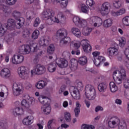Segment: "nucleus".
I'll return each instance as SVG.
<instances>
[{
	"label": "nucleus",
	"mask_w": 129,
	"mask_h": 129,
	"mask_svg": "<svg viewBox=\"0 0 129 129\" xmlns=\"http://www.w3.org/2000/svg\"><path fill=\"white\" fill-rule=\"evenodd\" d=\"M55 16V12L52 10H46L43 11L41 13V17L47 20V23L48 25H52L54 23H59L60 22H65L66 17L64 14L61 12H58Z\"/></svg>",
	"instance_id": "1"
},
{
	"label": "nucleus",
	"mask_w": 129,
	"mask_h": 129,
	"mask_svg": "<svg viewBox=\"0 0 129 129\" xmlns=\"http://www.w3.org/2000/svg\"><path fill=\"white\" fill-rule=\"evenodd\" d=\"M25 24V18L20 17L16 19V21L13 19L8 20L7 24L2 25L0 23V36H3L5 33V28L8 30H15V29H21Z\"/></svg>",
	"instance_id": "2"
},
{
	"label": "nucleus",
	"mask_w": 129,
	"mask_h": 129,
	"mask_svg": "<svg viewBox=\"0 0 129 129\" xmlns=\"http://www.w3.org/2000/svg\"><path fill=\"white\" fill-rule=\"evenodd\" d=\"M68 35V32L67 30L64 28H60L56 31L55 35L53 37V39L60 38L59 41L60 46L68 45V44L71 43V38L70 37L67 36Z\"/></svg>",
	"instance_id": "3"
},
{
	"label": "nucleus",
	"mask_w": 129,
	"mask_h": 129,
	"mask_svg": "<svg viewBox=\"0 0 129 129\" xmlns=\"http://www.w3.org/2000/svg\"><path fill=\"white\" fill-rule=\"evenodd\" d=\"M108 125L111 128H115L118 126V129H126V123L124 120H120L116 116L111 117L109 118Z\"/></svg>",
	"instance_id": "4"
},
{
	"label": "nucleus",
	"mask_w": 129,
	"mask_h": 129,
	"mask_svg": "<svg viewBox=\"0 0 129 129\" xmlns=\"http://www.w3.org/2000/svg\"><path fill=\"white\" fill-rule=\"evenodd\" d=\"M38 100L41 104H44L41 106V111L44 112L45 114H50L51 112V105L50 102L51 100L46 96L40 95L38 98Z\"/></svg>",
	"instance_id": "5"
},
{
	"label": "nucleus",
	"mask_w": 129,
	"mask_h": 129,
	"mask_svg": "<svg viewBox=\"0 0 129 129\" xmlns=\"http://www.w3.org/2000/svg\"><path fill=\"white\" fill-rule=\"evenodd\" d=\"M51 39L49 36H43L40 37L38 41V44L34 43L32 44V47L33 48L34 52H38L41 50L42 47H46L49 45Z\"/></svg>",
	"instance_id": "6"
},
{
	"label": "nucleus",
	"mask_w": 129,
	"mask_h": 129,
	"mask_svg": "<svg viewBox=\"0 0 129 129\" xmlns=\"http://www.w3.org/2000/svg\"><path fill=\"white\" fill-rule=\"evenodd\" d=\"M83 88V85L82 82L77 81L75 87H71L70 88V92L73 98L76 100L80 99V93L79 90H81Z\"/></svg>",
	"instance_id": "7"
},
{
	"label": "nucleus",
	"mask_w": 129,
	"mask_h": 129,
	"mask_svg": "<svg viewBox=\"0 0 129 129\" xmlns=\"http://www.w3.org/2000/svg\"><path fill=\"white\" fill-rule=\"evenodd\" d=\"M126 77V72L124 69L115 71L113 73V78L116 84H121L122 80Z\"/></svg>",
	"instance_id": "8"
},
{
	"label": "nucleus",
	"mask_w": 129,
	"mask_h": 129,
	"mask_svg": "<svg viewBox=\"0 0 129 129\" xmlns=\"http://www.w3.org/2000/svg\"><path fill=\"white\" fill-rule=\"evenodd\" d=\"M96 91L95 88L92 85H87L85 89V96L89 99V100H93L95 99V94Z\"/></svg>",
	"instance_id": "9"
},
{
	"label": "nucleus",
	"mask_w": 129,
	"mask_h": 129,
	"mask_svg": "<svg viewBox=\"0 0 129 129\" xmlns=\"http://www.w3.org/2000/svg\"><path fill=\"white\" fill-rule=\"evenodd\" d=\"M18 74L19 77L23 80H28L30 79V72L27 67L21 66L18 68Z\"/></svg>",
	"instance_id": "10"
},
{
	"label": "nucleus",
	"mask_w": 129,
	"mask_h": 129,
	"mask_svg": "<svg viewBox=\"0 0 129 129\" xmlns=\"http://www.w3.org/2000/svg\"><path fill=\"white\" fill-rule=\"evenodd\" d=\"M24 98L21 101V105L24 107V109L30 107L33 102H35V98L33 97H30L29 95H26L24 96Z\"/></svg>",
	"instance_id": "11"
},
{
	"label": "nucleus",
	"mask_w": 129,
	"mask_h": 129,
	"mask_svg": "<svg viewBox=\"0 0 129 129\" xmlns=\"http://www.w3.org/2000/svg\"><path fill=\"white\" fill-rule=\"evenodd\" d=\"M5 3L6 5L9 6H14L16 3H17V0H0V10L4 12V13H8V10L9 7L6 6H4V4Z\"/></svg>",
	"instance_id": "12"
},
{
	"label": "nucleus",
	"mask_w": 129,
	"mask_h": 129,
	"mask_svg": "<svg viewBox=\"0 0 129 129\" xmlns=\"http://www.w3.org/2000/svg\"><path fill=\"white\" fill-rule=\"evenodd\" d=\"M24 60H25L24 55L19 53L14 54L10 59V61H11L12 64L14 65L22 64V63L24 62Z\"/></svg>",
	"instance_id": "13"
},
{
	"label": "nucleus",
	"mask_w": 129,
	"mask_h": 129,
	"mask_svg": "<svg viewBox=\"0 0 129 129\" xmlns=\"http://www.w3.org/2000/svg\"><path fill=\"white\" fill-rule=\"evenodd\" d=\"M111 8V5L108 2H105L103 3L99 9L100 13L102 16H107L108 14L110 12V8Z\"/></svg>",
	"instance_id": "14"
},
{
	"label": "nucleus",
	"mask_w": 129,
	"mask_h": 129,
	"mask_svg": "<svg viewBox=\"0 0 129 129\" xmlns=\"http://www.w3.org/2000/svg\"><path fill=\"white\" fill-rule=\"evenodd\" d=\"M103 23L102 19L98 17L93 16L90 19V24L95 28H99Z\"/></svg>",
	"instance_id": "15"
},
{
	"label": "nucleus",
	"mask_w": 129,
	"mask_h": 129,
	"mask_svg": "<svg viewBox=\"0 0 129 129\" xmlns=\"http://www.w3.org/2000/svg\"><path fill=\"white\" fill-rule=\"evenodd\" d=\"M23 91H24V87H23V85L16 83L13 84V93L15 96H19V95H21V94Z\"/></svg>",
	"instance_id": "16"
},
{
	"label": "nucleus",
	"mask_w": 129,
	"mask_h": 129,
	"mask_svg": "<svg viewBox=\"0 0 129 129\" xmlns=\"http://www.w3.org/2000/svg\"><path fill=\"white\" fill-rule=\"evenodd\" d=\"M73 22L76 26H86L87 25V21L81 18L79 16H75L73 18Z\"/></svg>",
	"instance_id": "17"
},
{
	"label": "nucleus",
	"mask_w": 129,
	"mask_h": 129,
	"mask_svg": "<svg viewBox=\"0 0 129 129\" xmlns=\"http://www.w3.org/2000/svg\"><path fill=\"white\" fill-rule=\"evenodd\" d=\"M18 52L23 55L30 54L31 52V46L28 45H22L18 48Z\"/></svg>",
	"instance_id": "18"
},
{
	"label": "nucleus",
	"mask_w": 129,
	"mask_h": 129,
	"mask_svg": "<svg viewBox=\"0 0 129 129\" xmlns=\"http://www.w3.org/2000/svg\"><path fill=\"white\" fill-rule=\"evenodd\" d=\"M55 62L60 68H64L68 66V61L64 58H58L56 59Z\"/></svg>",
	"instance_id": "19"
},
{
	"label": "nucleus",
	"mask_w": 129,
	"mask_h": 129,
	"mask_svg": "<svg viewBox=\"0 0 129 129\" xmlns=\"http://www.w3.org/2000/svg\"><path fill=\"white\" fill-rule=\"evenodd\" d=\"M109 57H115L118 55V47L116 46L111 47L108 49Z\"/></svg>",
	"instance_id": "20"
},
{
	"label": "nucleus",
	"mask_w": 129,
	"mask_h": 129,
	"mask_svg": "<svg viewBox=\"0 0 129 129\" xmlns=\"http://www.w3.org/2000/svg\"><path fill=\"white\" fill-rule=\"evenodd\" d=\"M24 125H30L34 122V117L32 115H29L25 117L22 121Z\"/></svg>",
	"instance_id": "21"
},
{
	"label": "nucleus",
	"mask_w": 129,
	"mask_h": 129,
	"mask_svg": "<svg viewBox=\"0 0 129 129\" xmlns=\"http://www.w3.org/2000/svg\"><path fill=\"white\" fill-rule=\"evenodd\" d=\"M82 34L84 36H88L90 35V33L92 32V29L87 27V24L86 25H82Z\"/></svg>",
	"instance_id": "22"
},
{
	"label": "nucleus",
	"mask_w": 129,
	"mask_h": 129,
	"mask_svg": "<svg viewBox=\"0 0 129 129\" xmlns=\"http://www.w3.org/2000/svg\"><path fill=\"white\" fill-rule=\"evenodd\" d=\"M37 75H41L46 72V68L41 64H37L35 67Z\"/></svg>",
	"instance_id": "23"
},
{
	"label": "nucleus",
	"mask_w": 129,
	"mask_h": 129,
	"mask_svg": "<svg viewBox=\"0 0 129 129\" xmlns=\"http://www.w3.org/2000/svg\"><path fill=\"white\" fill-rule=\"evenodd\" d=\"M1 76L3 78H9L11 76V71L8 68H4L1 72Z\"/></svg>",
	"instance_id": "24"
},
{
	"label": "nucleus",
	"mask_w": 129,
	"mask_h": 129,
	"mask_svg": "<svg viewBox=\"0 0 129 129\" xmlns=\"http://www.w3.org/2000/svg\"><path fill=\"white\" fill-rule=\"evenodd\" d=\"M124 54L126 57L124 59V64L127 69L129 70V47L125 49Z\"/></svg>",
	"instance_id": "25"
},
{
	"label": "nucleus",
	"mask_w": 129,
	"mask_h": 129,
	"mask_svg": "<svg viewBox=\"0 0 129 129\" xmlns=\"http://www.w3.org/2000/svg\"><path fill=\"white\" fill-rule=\"evenodd\" d=\"M126 12L125 9L121 8L117 11H112L111 14L113 17H119V16H122Z\"/></svg>",
	"instance_id": "26"
},
{
	"label": "nucleus",
	"mask_w": 129,
	"mask_h": 129,
	"mask_svg": "<svg viewBox=\"0 0 129 129\" xmlns=\"http://www.w3.org/2000/svg\"><path fill=\"white\" fill-rule=\"evenodd\" d=\"M77 60L75 58H72L70 61V67L72 71H75L77 70L78 64H77Z\"/></svg>",
	"instance_id": "27"
},
{
	"label": "nucleus",
	"mask_w": 129,
	"mask_h": 129,
	"mask_svg": "<svg viewBox=\"0 0 129 129\" xmlns=\"http://www.w3.org/2000/svg\"><path fill=\"white\" fill-rule=\"evenodd\" d=\"M93 61L94 62V64H95L97 67H99L101 63H102V62H104V61H105V58H104L103 56L98 57L96 58H93Z\"/></svg>",
	"instance_id": "28"
},
{
	"label": "nucleus",
	"mask_w": 129,
	"mask_h": 129,
	"mask_svg": "<svg viewBox=\"0 0 129 129\" xmlns=\"http://www.w3.org/2000/svg\"><path fill=\"white\" fill-rule=\"evenodd\" d=\"M71 32L77 38H80L81 37V31H80V29L78 28L73 27L71 29Z\"/></svg>",
	"instance_id": "29"
},
{
	"label": "nucleus",
	"mask_w": 129,
	"mask_h": 129,
	"mask_svg": "<svg viewBox=\"0 0 129 129\" xmlns=\"http://www.w3.org/2000/svg\"><path fill=\"white\" fill-rule=\"evenodd\" d=\"M98 89L100 92H104L107 89V84L104 82L100 83L98 85Z\"/></svg>",
	"instance_id": "30"
},
{
	"label": "nucleus",
	"mask_w": 129,
	"mask_h": 129,
	"mask_svg": "<svg viewBox=\"0 0 129 129\" xmlns=\"http://www.w3.org/2000/svg\"><path fill=\"white\" fill-rule=\"evenodd\" d=\"M113 22L112 19L111 18H108L105 20L103 22V26L104 28H109L112 26Z\"/></svg>",
	"instance_id": "31"
},
{
	"label": "nucleus",
	"mask_w": 129,
	"mask_h": 129,
	"mask_svg": "<svg viewBox=\"0 0 129 129\" xmlns=\"http://www.w3.org/2000/svg\"><path fill=\"white\" fill-rule=\"evenodd\" d=\"M78 8L81 9V11L84 14H88L89 12V9L88 7L84 4H80L78 5Z\"/></svg>",
	"instance_id": "32"
},
{
	"label": "nucleus",
	"mask_w": 129,
	"mask_h": 129,
	"mask_svg": "<svg viewBox=\"0 0 129 129\" xmlns=\"http://www.w3.org/2000/svg\"><path fill=\"white\" fill-rule=\"evenodd\" d=\"M123 5V2H122L121 0H115L113 2V7H114L115 9H120Z\"/></svg>",
	"instance_id": "33"
},
{
	"label": "nucleus",
	"mask_w": 129,
	"mask_h": 129,
	"mask_svg": "<svg viewBox=\"0 0 129 129\" xmlns=\"http://www.w3.org/2000/svg\"><path fill=\"white\" fill-rule=\"evenodd\" d=\"M24 114V109L20 108L19 107L15 108L13 109V114L15 116H18V115H22Z\"/></svg>",
	"instance_id": "34"
},
{
	"label": "nucleus",
	"mask_w": 129,
	"mask_h": 129,
	"mask_svg": "<svg viewBox=\"0 0 129 129\" xmlns=\"http://www.w3.org/2000/svg\"><path fill=\"white\" fill-rule=\"evenodd\" d=\"M109 88L110 91L111 92H112V93H114L117 91L118 88H117V86L113 82H111L109 83Z\"/></svg>",
	"instance_id": "35"
},
{
	"label": "nucleus",
	"mask_w": 129,
	"mask_h": 129,
	"mask_svg": "<svg viewBox=\"0 0 129 129\" xmlns=\"http://www.w3.org/2000/svg\"><path fill=\"white\" fill-rule=\"evenodd\" d=\"M47 85V83L44 81H40L36 83L35 87L37 89H43Z\"/></svg>",
	"instance_id": "36"
},
{
	"label": "nucleus",
	"mask_w": 129,
	"mask_h": 129,
	"mask_svg": "<svg viewBox=\"0 0 129 129\" xmlns=\"http://www.w3.org/2000/svg\"><path fill=\"white\" fill-rule=\"evenodd\" d=\"M78 62L80 65L84 66V65H86V63H87V57L85 56L80 57L79 58Z\"/></svg>",
	"instance_id": "37"
},
{
	"label": "nucleus",
	"mask_w": 129,
	"mask_h": 129,
	"mask_svg": "<svg viewBox=\"0 0 129 129\" xmlns=\"http://www.w3.org/2000/svg\"><path fill=\"white\" fill-rule=\"evenodd\" d=\"M56 68L57 65H56V63H52L48 65L47 69L49 72H50V73H53V72H55V71H56Z\"/></svg>",
	"instance_id": "38"
},
{
	"label": "nucleus",
	"mask_w": 129,
	"mask_h": 129,
	"mask_svg": "<svg viewBox=\"0 0 129 129\" xmlns=\"http://www.w3.org/2000/svg\"><path fill=\"white\" fill-rule=\"evenodd\" d=\"M126 44V39L124 37H121L119 40V46L121 48H123Z\"/></svg>",
	"instance_id": "39"
},
{
	"label": "nucleus",
	"mask_w": 129,
	"mask_h": 129,
	"mask_svg": "<svg viewBox=\"0 0 129 129\" xmlns=\"http://www.w3.org/2000/svg\"><path fill=\"white\" fill-rule=\"evenodd\" d=\"M122 24L125 27H129V16H125L122 18Z\"/></svg>",
	"instance_id": "40"
},
{
	"label": "nucleus",
	"mask_w": 129,
	"mask_h": 129,
	"mask_svg": "<svg viewBox=\"0 0 129 129\" xmlns=\"http://www.w3.org/2000/svg\"><path fill=\"white\" fill-rule=\"evenodd\" d=\"M57 3H59L60 7L62 8H66L68 5V0H56Z\"/></svg>",
	"instance_id": "41"
},
{
	"label": "nucleus",
	"mask_w": 129,
	"mask_h": 129,
	"mask_svg": "<svg viewBox=\"0 0 129 129\" xmlns=\"http://www.w3.org/2000/svg\"><path fill=\"white\" fill-rule=\"evenodd\" d=\"M40 35V32L38 30H35L32 33L31 35V38L33 40H37L39 38V35Z\"/></svg>",
	"instance_id": "42"
},
{
	"label": "nucleus",
	"mask_w": 129,
	"mask_h": 129,
	"mask_svg": "<svg viewBox=\"0 0 129 129\" xmlns=\"http://www.w3.org/2000/svg\"><path fill=\"white\" fill-rule=\"evenodd\" d=\"M64 118L67 122L71 121V114L69 112H65L64 113Z\"/></svg>",
	"instance_id": "43"
},
{
	"label": "nucleus",
	"mask_w": 129,
	"mask_h": 129,
	"mask_svg": "<svg viewBox=\"0 0 129 129\" xmlns=\"http://www.w3.org/2000/svg\"><path fill=\"white\" fill-rule=\"evenodd\" d=\"M82 47L84 52H85V53H89L90 52H91V51H92V47H91L90 44L85 45Z\"/></svg>",
	"instance_id": "44"
},
{
	"label": "nucleus",
	"mask_w": 129,
	"mask_h": 129,
	"mask_svg": "<svg viewBox=\"0 0 129 129\" xmlns=\"http://www.w3.org/2000/svg\"><path fill=\"white\" fill-rule=\"evenodd\" d=\"M28 4H32V3H35L36 5L34 6V8L35 9H37V10L40 9V4H39V0H27Z\"/></svg>",
	"instance_id": "45"
},
{
	"label": "nucleus",
	"mask_w": 129,
	"mask_h": 129,
	"mask_svg": "<svg viewBox=\"0 0 129 129\" xmlns=\"http://www.w3.org/2000/svg\"><path fill=\"white\" fill-rule=\"evenodd\" d=\"M86 4L88 7H90L92 8V10H94V7L93 6L95 5V2L93 0H87L86 1Z\"/></svg>",
	"instance_id": "46"
},
{
	"label": "nucleus",
	"mask_w": 129,
	"mask_h": 129,
	"mask_svg": "<svg viewBox=\"0 0 129 129\" xmlns=\"http://www.w3.org/2000/svg\"><path fill=\"white\" fill-rule=\"evenodd\" d=\"M54 51H55V46L54 44H50L47 49V51L49 54H53Z\"/></svg>",
	"instance_id": "47"
},
{
	"label": "nucleus",
	"mask_w": 129,
	"mask_h": 129,
	"mask_svg": "<svg viewBox=\"0 0 129 129\" xmlns=\"http://www.w3.org/2000/svg\"><path fill=\"white\" fill-rule=\"evenodd\" d=\"M12 16L14 18V19H17L21 16V13H20V12L18 11L15 10L12 13Z\"/></svg>",
	"instance_id": "48"
},
{
	"label": "nucleus",
	"mask_w": 129,
	"mask_h": 129,
	"mask_svg": "<svg viewBox=\"0 0 129 129\" xmlns=\"http://www.w3.org/2000/svg\"><path fill=\"white\" fill-rule=\"evenodd\" d=\"M123 87L125 89H129V78L124 80L123 82Z\"/></svg>",
	"instance_id": "49"
},
{
	"label": "nucleus",
	"mask_w": 129,
	"mask_h": 129,
	"mask_svg": "<svg viewBox=\"0 0 129 129\" xmlns=\"http://www.w3.org/2000/svg\"><path fill=\"white\" fill-rule=\"evenodd\" d=\"M81 45L82 47L89 45V41L86 39H83L81 41Z\"/></svg>",
	"instance_id": "50"
},
{
	"label": "nucleus",
	"mask_w": 129,
	"mask_h": 129,
	"mask_svg": "<svg viewBox=\"0 0 129 129\" xmlns=\"http://www.w3.org/2000/svg\"><path fill=\"white\" fill-rule=\"evenodd\" d=\"M30 35H31V32L28 29H25L23 32V37L24 38H28L30 37Z\"/></svg>",
	"instance_id": "51"
},
{
	"label": "nucleus",
	"mask_w": 129,
	"mask_h": 129,
	"mask_svg": "<svg viewBox=\"0 0 129 129\" xmlns=\"http://www.w3.org/2000/svg\"><path fill=\"white\" fill-rule=\"evenodd\" d=\"M40 23H41V20H40V18H37L34 22V23H33L34 27H38V26L40 25Z\"/></svg>",
	"instance_id": "52"
},
{
	"label": "nucleus",
	"mask_w": 129,
	"mask_h": 129,
	"mask_svg": "<svg viewBox=\"0 0 129 129\" xmlns=\"http://www.w3.org/2000/svg\"><path fill=\"white\" fill-rule=\"evenodd\" d=\"M33 15V13L31 12H28L26 13V19L28 21H31L32 20L33 17L32 15Z\"/></svg>",
	"instance_id": "53"
},
{
	"label": "nucleus",
	"mask_w": 129,
	"mask_h": 129,
	"mask_svg": "<svg viewBox=\"0 0 129 129\" xmlns=\"http://www.w3.org/2000/svg\"><path fill=\"white\" fill-rule=\"evenodd\" d=\"M62 56L66 59H69L70 58V53L67 51H65L62 53Z\"/></svg>",
	"instance_id": "54"
},
{
	"label": "nucleus",
	"mask_w": 129,
	"mask_h": 129,
	"mask_svg": "<svg viewBox=\"0 0 129 129\" xmlns=\"http://www.w3.org/2000/svg\"><path fill=\"white\" fill-rule=\"evenodd\" d=\"M92 55L93 56V59H96V58H98V57H102L99 56V55H100V52L99 51L93 52Z\"/></svg>",
	"instance_id": "55"
},
{
	"label": "nucleus",
	"mask_w": 129,
	"mask_h": 129,
	"mask_svg": "<svg viewBox=\"0 0 129 129\" xmlns=\"http://www.w3.org/2000/svg\"><path fill=\"white\" fill-rule=\"evenodd\" d=\"M30 75L31 77H33V76H35V75H38V73H37V70H36V68L33 69L30 71Z\"/></svg>",
	"instance_id": "56"
},
{
	"label": "nucleus",
	"mask_w": 129,
	"mask_h": 129,
	"mask_svg": "<svg viewBox=\"0 0 129 129\" xmlns=\"http://www.w3.org/2000/svg\"><path fill=\"white\" fill-rule=\"evenodd\" d=\"M74 112L75 117H78V115H79V113H80V108H75L74 109Z\"/></svg>",
	"instance_id": "57"
},
{
	"label": "nucleus",
	"mask_w": 129,
	"mask_h": 129,
	"mask_svg": "<svg viewBox=\"0 0 129 129\" xmlns=\"http://www.w3.org/2000/svg\"><path fill=\"white\" fill-rule=\"evenodd\" d=\"M25 87L27 90L31 89V88L32 87V84L28 82H26L25 83Z\"/></svg>",
	"instance_id": "58"
},
{
	"label": "nucleus",
	"mask_w": 129,
	"mask_h": 129,
	"mask_svg": "<svg viewBox=\"0 0 129 129\" xmlns=\"http://www.w3.org/2000/svg\"><path fill=\"white\" fill-rule=\"evenodd\" d=\"M25 110H26V111L28 112V113H29V114H34V113H35L34 111L30 107H28L25 109Z\"/></svg>",
	"instance_id": "59"
},
{
	"label": "nucleus",
	"mask_w": 129,
	"mask_h": 129,
	"mask_svg": "<svg viewBox=\"0 0 129 129\" xmlns=\"http://www.w3.org/2000/svg\"><path fill=\"white\" fill-rule=\"evenodd\" d=\"M103 110V108L100 106H97L95 108V112H98V111H102Z\"/></svg>",
	"instance_id": "60"
},
{
	"label": "nucleus",
	"mask_w": 129,
	"mask_h": 129,
	"mask_svg": "<svg viewBox=\"0 0 129 129\" xmlns=\"http://www.w3.org/2000/svg\"><path fill=\"white\" fill-rule=\"evenodd\" d=\"M81 45V43L79 41H78L74 44V47H76L77 49L80 48Z\"/></svg>",
	"instance_id": "61"
},
{
	"label": "nucleus",
	"mask_w": 129,
	"mask_h": 129,
	"mask_svg": "<svg viewBox=\"0 0 129 129\" xmlns=\"http://www.w3.org/2000/svg\"><path fill=\"white\" fill-rule=\"evenodd\" d=\"M53 119H51L48 121L47 123V127L48 129L51 128V124H52V123H53Z\"/></svg>",
	"instance_id": "62"
},
{
	"label": "nucleus",
	"mask_w": 129,
	"mask_h": 129,
	"mask_svg": "<svg viewBox=\"0 0 129 129\" xmlns=\"http://www.w3.org/2000/svg\"><path fill=\"white\" fill-rule=\"evenodd\" d=\"M68 102L67 101H64L62 103V106L64 108L68 107Z\"/></svg>",
	"instance_id": "63"
},
{
	"label": "nucleus",
	"mask_w": 129,
	"mask_h": 129,
	"mask_svg": "<svg viewBox=\"0 0 129 129\" xmlns=\"http://www.w3.org/2000/svg\"><path fill=\"white\" fill-rule=\"evenodd\" d=\"M60 127H61V128H64V129L68 128V127H69V125L66 123H63L61 124Z\"/></svg>",
	"instance_id": "64"
}]
</instances>
